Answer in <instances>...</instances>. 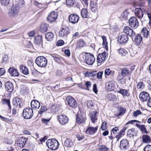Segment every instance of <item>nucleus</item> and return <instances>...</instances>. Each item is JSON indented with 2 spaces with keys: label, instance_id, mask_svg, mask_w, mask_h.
Masks as SVG:
<instances>
[{
  "label": "nucleus",
  "instance_id": "1",
  "mask_svg": "<svg viewBox=\"0 0 151 151\" xmlns=\"http://www.w3.org/2000/svg\"><path fill=\"white\" fill-rule=\"evenodd\" d=\"M46 144L49 148L52 150H56L57 149L59 145L58 141L54 139L47 140L46 141Z\"/></svg>",
  "mask_w": 151,
  "mask_h": 151
},
{
  "label": "nucleus",
  "instance_id": "2",
  "mask_svg": "<svg viewBox=\"0 0 151 151\" xmlns=\"http://www.w3.org/2000/svg\"><path fill=\"white\" fill-rule=\"evenodd\" d=\"M47 63L46 58L44 56L38 57L35 60V63L39 67H45Z\"/></svg>",
  "mask_w": 151,
  "mask_h": 151
},
{
  "label": "nucleus",
  "instance_id": "3",
  "mask_svg": "<svg viewBox=\"0 0 151 151\" xmlns=\"http://www.w3.org/2000/svg\"><path fill=\"white\" fill-rule=\"evenodd\" d=\"M70 33V30L69 27L62 26L59 32V36L61 37L66 38Z\"/></svg>",
  "mask_w": 151,
  "mask_h": 151
},
{
  "label": "nucleus",
  "instance_id": "4",
  "mask_svg": "<svg viewBox=\"0 0 151 151\" xmlns=\"http://www.w3.org/2000/svg\"><path fill=\"white\" fill-rule=\"evenodd\" d=\"M95 61L93 55L90 53H87L85 56V61L87 64L92 65Z\"/></svg>",
  "mask_w": 151,
  "mask_h": 151
},
{
  "label": "nucleus",
  "instance_id": "5",
  "mask_svg": "<svg viewBox=\"0 0 151 151\" xmlns=\"http://www.w3.org/2000/svg\"><path fill=\"white\" fill-rule=\"evenodd\" d=\"M33 115V112L32 109L30 107L25 108L23 112V116L25 119H29Z\"/></svg>",
  "mask_w": 151,
  "mask_h": 151
},
{
  "label": "nucleus",
  "instance_id": "6",
  "mask_svg": "<svg viewBox=\"0 0 151 151\" xmlns=\"http://www.w3.org/2000/svg\"><path fill=\"white\" fill-rule=\"evenodd\" d=\"M79 16L75 13L71 14L68 17L69 22L73 24L77 23L79 21Z\"/></svg>",
  "mask_w": 151,
  "mask_h": 151
},
{
  "label": "nucleus",
  "instance_id": "7",
  "mask_svg": "<svg viewBox=\"0 0 151 151\" xmlns=\"http://www.w3.org/2000/svg\"><path fill=\"white\" fill-rule=\"evenodd\" d=\"M129 25L132 28L134 29H136L139 26V22L135 17H132L129 20Z\"/></svg>",
  "mask_w": 151,
  "mask_h": 151
},
{
  "label": "nucleus",
  "instance_id": "8",
  "mask_svg": "<svg viewBox=\"0 0 151 151\" xmlns=\"http://www.w3.org/2000/svg\"><path fill=\"white\" fill-rule=\"evenodd\" d=\"M66 100L68 103V105L70 107L75 108L77 107V104L76 100L72 96H67L66 98Z\"/></svg>",
  "mask_w": 151,
  "mask_h": 151
},
{
  "label": "nucleus",
  "instance_id": "9",
  "mask_svg": "<svg viewBox=\"0 0 151 151\" xmlns=\"http://www.w3.org/2000/svg\"><path fill=\"white\" fill-rule=\"evenodd\" d=\"M12 103L13 105L18 108H22L24 104L22 99L17 96L13 98Z\"/></svg>",
  "mask_w": 151,
  "mask_h": 151
},
{
  "label": "nucleus",
  "instance_id": "10",
  "mask_svg": "<svg viewBox=\"0 0 151 151\" xmlns=\"http://www.w3.org/2000/svg\"><path fill=\"white\" fill-rule=\"evenodd\" d=\"M123 31L126 35H127V36H130L132 38H133L136 34L134 31L128 26L124 27Z\"/></svg>",
  "mask_w": 151,
  "mask_h": 151
},
{
  "label": "nucleus",
  "instance_id": "11",
  "mask_svg": "<svg viewBox=\"0 0 151 151\" xmlns=\"http://www.w3.org/2000/svg\"><path fill=\"white\" fill-rule=\"evenodd\" d=\"M129 40V38L127 35L124 34H122L119 35L117 38V41L121 44H126Z\"/></svg>",
  "mask_w": 151,
  "mask_h": 151
},
{
  "label": "nucleus",
  "instance_id": "12",
  "mask_svg": "<svg viewBox=\"0 0 151 151\" xmlns=\"http://www.w3.org/2000/svg\"><path fill=\"white\" fill-rule=\"evenodd\" d=\"M58 14L57 12H52L48 15L47 19L48 22L51 23L55 22L57 19Z\"/></svg>",
  "mask_w": 151,
  "mask_h": 151
},
{
  "label": "nucleus",
  "instance_id": "13",
  "mask_svg": "<svg viewBox=\"0 0 151 151\" xmlns=\"http://www.w3.org/2000/svg\"><path fill=\"white\" fill-rule=\"evenodd\" d=\"M129 147V142L127 139H123L120 141L119 147L121 150H126L128 149Z\"/></svg>",
  "mask_w": 151,
  "mask_h": 151
},
{
  "label": "nucleus",
  "instance_id": "14",
  "mask_svg": "<svg viewBox=\"0 0 151 151\" xmlns=\"http://www.w3.org/2000/svg\"><path fill=\"white\" fill-rule=\"evenodd\" d=\"M139 97L140 100L142 102H144L148 100L150 97L148 93L142 91L140 93Z\"/></svg>",
  "mask_w": 151,
  "mask_h": 151
},
{
  "label": "nucleus",
  "instance_id": "15",
  "mask_svg": "<svg viewBox=\"0 0 151 151\" xmlns=\"http://www.w3.org/2000/svg\"><path fill=\"white\" fill-rule=\"evenodd\" d=\"M8 72L12 77H18L19 76L18 70L14 67H10L8 69Z\"/></svg>",
  "mask_w": 151,
  "mask_h": 151
},
{
  "label": "nucleus",
  "instance_id": "16",
  "mask_svg": "<svg viewBox=\"0 0 151 151\" xmlns=\"http://www.w3.org/2000/svg\"><path fill=\"white\" fill-rule=\"evenodd\" d=\"M28 139V138H27L23 137H19L17 141L18 145L20 147H23Z\"/></svg>",
  "mask_w": 151,
  "mask_h": 151
},
{
  "label": "nucleus",
  "instance_id": "17",
  "mask_svg": "<svg viewBox=\"0 0 151 151\" xmlns=\"http://www.w3.org/2000/svg\"><path fill=\"white\" fill-rule=\"evenodd\" d=\"M106 56V53L105 51L99 54L96 58L97 62L99 63L104 62L105 60Z\"/></svg>",
  "mask_w": 151,
  "mask_h": 151
},
{
  "label": "nucleus",
  "instance_id": "18",
  "mask_svg": "<svg viewBox=\"0 0 151 151\" xmlns=\"http://www.w3.org/2000/svg\"><path fill=\"white\" fill-rule=\"evenodd\" d=\"M98 126L93 127L91 126L88 127L85 131L86 134L90 135H93L98 130Z\"/></svg>",
  "mask_w": 151,
  "mask_h": 151
},
{
  "label": "nucleus",
  "instance_id": "19",
  "mask_svg": "<svg viewBox=\"0 0 151 151\" xmlns=\"http://www.w3.org/2000/svg\"><path fill=\"white\" fill-rule=\"evenodd\" d=\"M81 14L82 18L88 19L90 18V14L87 8H83L81 11Z\"/></svg>",
  "mask_w": 151,
  "mask_h": 151
},
{
  "label": "nucleus",
  "instance_id": "20",
  "mask_svg": "<svg viewBox=\"0 0 151 151\" xmlns=\"http://www.w3.org/2000/svg\"><path fill=\"white\" fill-rule=\"evenodd\" d=\"M50 112L54 114H58L61 112V111L60 109L58 106L52 105L50 108L49 109Z\"/></svg>",
  "mask_w": 151,
  "mask_h": 151
},
{
  "label": "nucleus",
  "instance_id": "21",
  "mask_svg": "<svg viewBox=\"0 0 151 151\" xmlns=\"http://www.w3.org/2000/svg\"><path fill=\"white\" fill-rule=\"evenodd\" d=\"M14 86L12 83L10 82H7L5 84L6 90L9 93H11L14 90Z\"/></svg>",
  "mask_w": 151,
  "mask_h": 151
},
{
  "label": "nucleus",
  "instance_id": "22",
  "mask_svg": "<svg viewBox=\"0 0 151 151\" xmlns=\"http://www.w3.org/2000/svg\"><path fill=\"white\" fill-rule=\"evenodd\" d=\"M57 119L60 123H68V119L65 115L61 114L57 116Z\"/></svg>",
  "mask_w": 151,
  "mask_h": 151
},
{
  "label": "nucleus",
  "instance_id": "23",
  "mask_svg": "<svg viewBox=\"0 0 151 151\" xmlns=\"http://www.w3.org/2000/svg\"><path fill=\"white\" fill-rule=\"evenodd\" d=\"M31 105L32 107L31 109H36L39 108L40 104L38 101L37 100L34 99L31 101Z\"/></svg>",
  "mask_w": 151,
  "mask_h": 151
},
{
  "label": "nucleus",
  "instance_id": "24",
  "mask_svg": "<svg viewBox=\"0 0 151 151\" xmlns=\"http://www.w3.org/2000/svg\"><path fill=\"white\" fill-rule=\"evenodd\" d=\"M142 37L141 34H137L136 35H135L134 38V42L136 45H139L141 42L142 41Z\"/></svg>",
  "mask_w": 151,
  "mask_h": 151
},
{
  "label": "nucleus",
  "instance_id": "25",
  "mask_svg": "<svg viewBox=\"0 0 151 151\" xmlns=\"http://www.w3.org/2000/svg\"><path fill=\"white\" fill-rule=\"evenodd\" d=\"M121 75L123 77H126L130 75V72L129 71V68L127 67L124 68H121Z\"/></svg>",
  "mask_w": 151,
  "mask_h": 151
},
{
  "label": "nucleus",
  "instance_id": "26",
  "mask_svg": "<svg viewBox=\"0 0 151 151\" xmlns=\"http://www.w3.org/2000/svg\"><path fill=\"white\" fill-rule=\"evenodd\" d=\"M86 43L82 39H80L77 41L76 44V48L77 49H81L85 46Z\"/></svg>",
  "mask_w": 151,
  "mask_h": 151
},
{
  "label": "nucleus",
  "instance_id": "27",
  "mask_svg": "<svg viewBox=\"0 0 151 151\" xmlns=\"http://www.w3.org/2000/svg\"><path fill=\"white\" fill-rule=\"evenodd\" d=\"M34 43L37 45H40L42 43V35H37L35 37L34 39Z\"/></svg>",
  "mask_w": 151,
  "mask_h": 151
},
{
  "label": "nucleus",
  "instance_id": "28",
  "mask_svg": "<svg viewBox=\"0 0 151 151\" xmlns=\"http://www.w3.org/2000/svg\"><path fill=\"white\" fill-rule=\"evenodd\" d=\"M76 123H84L86 121V117L78 114H76Z\"/></svg>",
  "mask_w": 151,
  "mask_h": 151
},
{
  "label": "nucleus",
  "instance_id": "29",
  "mask_svg": "<svg viewBox=\"0 0 151 151\" xmlns=\"http://www.w3.org/2000/svg\"><path fill=\"white\" fill-rule=\"evenodd\" d=\"M134 13L136 17L139 18H142L143 16V11L141 8H136L134 10Z\"/></svg>",
  "mask_w": 151,
  "mask_h": 151
},
{
  "label": "nucleus",
  "instance_id": "30",
  "mask_svg": "<svg viewBox=\"0 0 151 151\" xmlns=\"http://www.w3.org/2000/svg\"><path fill=\"white\" fill-rule=\"evenodd\" d=\"M143 79H140L139 81L137 84V88L138 89L142 90L145 88V85L144 83Z\"/></svg>",
  "mask_w": 151,
  "mask_h": 151
},
{
  "label": "nucleus",
  "instance_id": "31",
  "mask_svg": "<svg viewBox=\"0 0 151 151\" xmlns=\"http://www.w3.org/2000/svg\"><path fill=\"white\" fill-rule=\"evenodd\" d=\"M137 132L135 131L134 128H132L128 130L127 135L130 138H133L134 136L137 135Z\"/></svg>",
  "mask_w": 151,
  "mask_h": 151
},
{
  "label": "nucleus",
  "instance_id": "32",
  "mask_svg": "<svg viewBox=\"0 0 151 151\" xmlns=\"http://www.w3.org/2000/svg\"><path fill=\"white\" fill-rule=\"evenodd\" d=\"M19 70L20 72L24 75H27L29 73V72L28 69L26 67L23 65H20Z\"/></svg>",
  "mask_w": 151,
  "mask_h": 151
},
{
  "label": "nucleus",
  "instance_id": "33",
  "mask_svg": "<svg viewBox=\"0 0 151 151\" xmlns=\"http://www.w3.org/2000/svg\"><path fill=\"white\" fill-rule=\"evenodd\" d=\"M118 92L121 94L123 97H128L130 95L129 92V90L125 89H120Z\"/></svg>",
  "mask_w": 151,
  "mask_h": 151
},
{
  "label": "nucleus",
  "instance_id": "34",
  "mask_svg": "<svg viewBox=\"0 0 151 151\" xmlns=\"http://www.w3.org/2000/svg\"><path fill=\"white\" fill-rule=\"evenodd\" d=\"M106 85H107V88L109 91H113L115 88V85L114 83L112 81H109L107 82Z\"/></svg>",
  "mask_w": 151,
  "mask_h": 151
},
{
  "label": "nucleus",
  "instance_id": "35",
  "mask_svg": "<svg viewBox=\"0 0 151 151\" xmlns=\"http://www.w3.org/2000/svg\"><path fill=\"white\" fill-rule=\"evenodd\" d=\"M142 142L146 143H150L151 142L150 137L148 135L143 134L142 137Z\"/></svg>",
  "mask_w": 151,
  "mask_h": 151
},
{
  "label": "nucleus",
  "instance_id": "36",
  "mask_svg": "<svg viewBox=\"0 0 151 151\" xmlns=\"http://www.w3.org/2000/svg\"><path fill=\"white\" fill-rule=\"evenodd\" d=\"M101 37L103 40L102 44L103 47L105 49L106 51L108 50V43L107 41L106 37L104 36H101Z\"/></svg>",
  "mask_w": 151,
  "mask_h": 151
},
{
  "label": "nucleus",
  "instance_id": "37",
  "mask_svg": "<svg viewBox=\"0 0 151 151\" xmlns=\"http://www.w3.org/2000/svg\"><path fill=\"white\" fill-rule=\"evenodd\" d=\"M106 98L109 101H115L116 100V95L112 93L108 94Z\"/></svg>",
  "mask_w": 151,
  "mask_h": 151
},
{
  "label": "nucleus",
  "instance_id": "38",
  "mask_svg": "<svg viewBox=\"0 0 151 151\" xmlns=\"http://www.w3.org/2000/svg\"><path fill=\"white\" fill-rule=\"evenodd\" d=\"M96 111H93L91 113V121L93 123L97 122V118L96 117V115L97 113Z\"/></svg>",
  "mask_w": 151,
  "mask_h": 151
},
{
  "label": "nucleus",
  "instance_id": "39",
  "mask_svg": "<svg viewBox=\"0 0 151 151\" xmlns=\"http://www.w3.org/2000/svg\"><path fill=\"white\" fill-rule=\"evenodd\" d=\"M2 103L3 105H6L8 106L9 109H11L10 100L9 99L4 98L2 100Z\"/></svg>",
  "mask_w": 151,
  "mask_h": 151
},
{
  "label": "nucleus",
  "instance_id": "40",
  "mask_svg": "<svg viewBox=\"0 0 151 151\" xmlns=\"http://www.w3.org/2000/svg\"><path fill=\"white\" fill-rule=\"evenodd\" d=\"M54 36V34L51 32L47 33L45 35V37L46 40L48 41H52Z\"/></svg>",
  "mask_w": 151,
  "mask_h": 151
},
{
  "label": "nucleus",
  "instance_id": "41",
  "mask_svg": "<svg viewBox=\"0 0 151 151\" xmlns=\"http://www.w3.org/2000/svg\"><path fill=\"white\" fill-rule=\"evenodd\" d=\"M48 29L47 25L46 24H41L40 28V30L42 32L44 33L47 31Z\"/></svg>",
  "mask_w": 151,
  "mask_h": 151
},
{
  "label": "nucleus",
  "instance_id": "42",
  "mask_svg": "<svg viewBox=\"0 0 151 151\" xmlns=\"http://www.w3.org/2000/svg\"><path fill=\"white\" fill-rule=\"evenodd\" d=\"M119 54L121 56H125L127 54V51L123 48H120L117 50Z\"/></svg>",
  "mask_w": 151,
  "mask_h": 151
},
{
  "label": "nucleus",
  "instance_id": "43",
  "mask_svg": "<svg viewBox=\"0 0 151 151\" xmlns=\"http://www.w3.org/2000/svg\"><path fill=\"white\" fill-rule=\"evenodd\" d=\"M135 125L139 128L141 131L144 133H147V131L146 130V129L144 125H141L139 124H138L136 123Z\"/></svg>",
  "mask_w": 151,
  "mask_h": 151
},
{
  "label": "nucleus",
  "instance_id": "44",
  "mask_svg": "<svg viewBox=\"0 0 151 151\" xmlns=\"http://www.w3.org/2000/svg\"><path fill=\"white\" fill-rule=\"evenodd\" d=\"M142 35L144 38H147L149 31L147 30V29L146 27H145L143 28L142 30Z\"/></svg>",
  "mask_w": 151,
  "mask_h": 151
},
{
  "label": "nucleus",
  "instance_id": "45",
  "mask_svg": "<svg viewBox=\"0 0 151 151\" xmlns=\"http://www.w3.org/2000/svg\"><path fill=\"white\" fill-rule=\"evenodd\" d=\"M86 105L88 108L91 109H93V107L94 106V104L92 100L87 101L86 103Z\"/></svg>",
  "mask_w": 151,
  "mask_h": 151
},
{
  "label": "nucleus",
  "instance_id": "46",
  "mask_svg": "<svg viewBox=\"0 0 151 151\" xmlns=\"http://www.w3.org/2000/svg\"><path fill=\"white\" fill-rule=\"evenodd\" d=\"M73 145V142L71 140L68 139H67L64 142L65 145L67 147H70Z\"/></svg>",
  "mask_w": 151,
  "mask_h": 151
},
{
  "label": "nucleus",
  "instance_id": "47",
  "mask_svg": "<svg viewBox=\"0 0 151 151\" xmlns=\"http://www.w3.org/2000/svg\"><path fill=\"white\" fill-rule=\"evenodd\" d=\"M84 86L85 87V89L87 90H89V88H90L91 86V83L90 81H85Z\"/></svg>",
  "mask_w": 151,
  "mask_h": 151
},
{
  "label": "nucleus",
  "instance_id": "48",
  "mask_svg": "<svg viewBox=\"0 0 151 151\" xmlns=\"http://www.w3.org/2000/svg\"><path fill=\"white\" fill-rule=\"evenodd\" d=\"M96 71L87 72L86 73V76L88 77H93L96 76Z\"/></svg>",
  "mask_w": 151,
  "mask_h": 151
},
{
  "label": "nucleus",
  "instance_id": "49",
  "mask_svg": "<svg viewBox=\"0 0 151 151\" xmlns=\"http://www.w3.org/2000/svg\"><path fill=\"white\" fill-rule=\"evenodd\" d=\"M99 151H107L109 150V148L107 147L105 145H100L99 147Z\"/></svg>",
  "mask_w": 151,
  "mask_h": 151
},
{
  "label": "nucleus",
  "instance_id": "50",
  "mask_svg": "<svg viewBox=\"0 0 151 151\" xmlns=\"http://www.w3.org/2000/svg\"><path fill=\"white\" fill-rule=\"evenodd\" d=\"M117 79L119 83H120L123 84L126 83V79L124 78L123 77L121 78L120 76H118Z\"/></svg>",
  "mask_w": 151,
  "mask_h": 151
},
{
  "label": "nucleus",
  "instance_id": "51",
  "mask_svg": "<svg viewBox=\"0 0 151 151\" xmlns=\"http://www.w3.org/2000/svg\"><path fill=\"white\" fill-rule=\"evenodd\" d=\"M0 118L1 120L4 122H12V119L10 118H9L7 117H3L0 115Z\"/></svg>",
  "mask_w": 151,
  "mask_h": 151
},
{
  "label": "nucleus",
  "instance_id": "52",
  "mask_svg": "<svg viewBox=\"0 0 151 151\" xmlns=\"http://www.w3.org/2000/svg\"><path fill=\"white\" fill-rule=\"evenodd\" d=\"M48 110V109H47L46 106L42 105L40 109L38 112V114H42L43 113Z\"/></svg>",
  "mask_w": 151,
  "mask_h": 151
},
{
  "label": "nucleus",
  "instance_id": "53",
  "mask_svg": "<svg viewBox=\"0 0 151 151\" xmlns=\"http://www.w3.org/2000/svg\"><path fill=\"white\" fill-rule=\"evenodd\" d=\"M142 114V112L139 110H137L134 111L133 113V115L135 117H137L139 115Z\"/></svg>",
  "mask_w": 151,
  "mask_h": 151
},
{
  "label": "nucleus",
  "instance_id": "54",
  "mask_svg": "<svg viewBox=\"0 0 151 151\" xmlns=\"http://www.w3.org/2000/svg\"><path fill=\"white\" fill-rule=\"evenodd\" d=\"M75 3V0H66V3L68 6L73 5Z\"/></svg>",
  "mask_w": 151,
  "mask_h": 151
},
{
  "label": "nucleus",
  "instance_id": "55",
  "mask_svg": "<svg viewBox=\"0 0 151 151\" xmlns=\"http://www.w3.org/2000/svg\"><path fill=\"white\" fill-rule=\"evenodd\" d=\"M125 110L126 109L124 107H120L119 110V112L117 114L118 116H120L124 114L125 112Z\"/></svg>",
  "mask_w": 151,
  "mask_h": 151
},
{
  "label": "nucleus",
  "instance_id": "56",
  "mask_svg": "<svg viewBox=\"0 0 151 151\" xmlns=\"http://www.w3.org/2000/svg\"><path fill=\"white\" fill-rule=\"evenodd\" d=\"M124 135L122 133L119 132L117 133L116 136V141H119V139Z\"/></svg>",
  "mask_w": 151,
  "mask_h": 151
},
{
  "label": "nucleus",
  "instance_id": "57",
  "mask_svg": "<svg viewBox=\"0 0 151 151\" xmlns=\"http://www.w3.org/2000/svg\"><path fill=\"white\" fill-rule=\"evenodd\" d=\"M10 0H1V4L3 6L8 5L9 3Z\"/></svg>",
  "mask_w": 151,
  "mask_h": 151
},
{
  "label": "nucleus",
  "instance_id": "58",
  "mask_svg": "<svg viewBox=\"0 0 151 151\" xmlns=\"http://www.w3.org/2000/svg\"><path fill=\"white\" fill-rule=\"evenodd\" d=\"M128 15V12L126 11H125L122 13L121 15V17L122 18L125 19L127 18Z\"/></svg>",
  "mask_w": 151,
  "mask_h": 151
},
{
  "label": "nucleus",
  "instance_id": "59",
  "mask_svg": "<svg viewBox=\"0 0 151 151\" xmlns=\"http://www.w3.org/2000/svg\"><path fill=\"white\" fill-rule=\"evenodd\" d=\"M54 60L56 62L58 63H60L61 62V60H64V59L62 57L58 58L56 57H53Z\"/></svg>",
  "mask_w": 151,
  "mask_h": 151
},
{
  "label": "nucleus",
  "instance_id": "60",
  "mask_svg": "<svg viewBox=\"0 0 151 151\" xmlns=\"http://www.w3.org/2000/svg\"><path fill=\"white\" fill-rule=\"evenodd\" d=\"M65 43L64 41L62 40H60L58 41L56 43V45L57 46H61L64 45Z\"/></svg>",
  "mask_w": 151,
  "mask_h": 151
},
{
  "label": "nucleus",
  "instance_id": "61",
  "mask_svg": "<svg viewBox=\"0 0 151 151\" xmlns=\"http://www.w3.org/2000/svg\"><path fill=\"white\" fill-rule=\"evenodd\" d=\"M103 72L102 71H100L99 72L96 73V77L98 79H100L102 78V75L103 74Z\"/></svg>",
  "mask_w": 151,
  "mask_h": 151
},
{
  "label": "nucleus",
  "instance_id": "62",
  "mask_svg": "<svg viewBox=\"0 0 151 151\" xmlns=\"http://www.w3.org/2000/svg\"><path fill=\"white\" fill-rule=\"evenodd\" d=\"M144 151H151V145H147L144 149Z\"/></svg>",
  "mask_w": 151,
  "mask_h": 151
},
{
  "label": "nucleus",
  "instance_id": "63",
  "mask_svg": "<svg viewBox=\"0 0 151 151\" xmlns=\"http://www.w3.org/2000/svg\"><path fill=\"white\" fill-rule=\"evenodd\" d=\"M111 71L109 68H106L105 70L104 73L105 76H109L111 73Z\"/></svg>",
  "mask_w": 151,
  "mask_h": 151
},
{
  "label": "nucleus",
  "instance_id": "64",
  "mask_svg": "<svg viewBox=\"0 0 151 151\" xmlns=\"http://www.w3.org/2000/svg\"><path fill=\"white\" fill-rule=\"evenodd\" d=\"M8 55H4L2 58V63H5L7 61Z\"/></svg>",
  "mask_w": 151,
  "mask_h": 151
}]
</instances>
